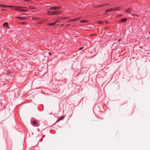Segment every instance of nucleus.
<instances>
[{
    "label": "nucleus",
    "mask_w": 150,
    "mask_h": 150,
    "mask_svg": "<svg viewBox=\"0 0 150 150\" xmlns=\"http://www.w3.org/2000/svg\"><path fill=\"white\" fill-rule=\"evenodd\" d=\"M31 123L33 126L35 127H38L40 125V123L36 120H33Z\"/></svg>",
    "instance_id": "obj_2"
},
{
    "label": "nucleus",
    "mask_w": 150,
    "mask_h": 150,
    "mask_svg": "<svg viewBox=\"0 0 150 150\" xmlns=\"http://www.w3.org/2000/svg\"><path fill=\"white\" fill-rule=\"evenodd\" d=\"M49 54L51 56V53L50 52H49Z\"/></svg>",
    "instance_id": "obj_29"
},
{
    "label": "nucleus",
    "mask_w": 150,
    "mask_h": 150,
    "mask_svg": "<svg viewBox=\"0 0 150 150\" xmlns=\"http://www.w3.org/2000/svg\"><path fill=\"white\" fill-rule=\"evenodd\" d=\"M47 14L50 15H53V12H50L49 11H47Z\"/></svg>",
    "instance_id": "obj_17"
},
{
    "label": "nucleus",
    "mask_w": 150,
    "mask_h": 150,
    "mask_svg": "<svg viewBox=\"0 0 150 150\" xmlns=\"http://www.w3.org/2000/svg\"><path fill=\"white\" fill-rule=\"evenodd\" d=\"M56 23L54 22V23H49L47 24V25H50L51 26H54L56 24Z\"/></svg>",
    "instance_id": "obj_13"
},
{
    "label": "nucleus",
    "mask_w": 150,
    "mask_h": 150,
    "mask_svg": "<svg viewBox=\"0 0 150 150\" xmlns=\"http://www.w3.org/2000/svg\"><path fill=\"white\" fill-rule=\"evenodd\" d=\"M23 7L22 6H12L11 8H12L15 10H16L18 11H19L20 12H22V9L21 8H23Z\"/></svg>",
    "instance_id": "obj_1"
},
{
    "label": "nucleus",
    "mask_w": 150,
    "mask_h": 150,
    "mask_svg": "<svg viewBox=\"0 0 150 150\" xmlns=\"http://www.w3.org/2000/svg\"><path fill=\"white\" fill-rule=\"evenodd\" d=\"M53 15H59L62 13V11H53Z\"/></svg>",
    "instance_id": "obj_4"
},
{
    "label": "nucleus",
    "mask_w": 150,
    "mask_h": 150,
    "mask_svg": "<svg viewBox=\"0 0 150 150\" xmlns=\"http://www.w3.org/2000/svg\"><path fill=\"white\" fill-rule=\"evenodd\" d=\"M70 25V24H67V25H66V27H67V26H69V25Z\"/></svg>",
    "instance_id": "obj_30"
},
{
    "label": "nucleus",
    "mask_w": 150,
    "mask_h": 150,
    "mask_svg": "<svg viewBox=\"0 0 150 150\" xmlns=\"http://www.w3.org/2000/svg\"><path fill=\"white\" fill-rule=\"evenodd\" d=\"M80 22L81 23H86L88 22V21L87 20H81L80 21Z\"/></svg>",
    "instance_id": "obj_19"
},
{
    "label": "nucleus",
    "mask_w": 150,
    "mask_h": 150,
    "mask_svg": "<svg viewBox=\"0 0 150 150\" xmlns=\"http://www.w3.org/2000/svg\"><path fill=\"white\" fill-rule=\"evenodd\" d=\"M108 5V4H104L101 5H98V6H95V8H97L101 7H103V6H107Z\"/></svg>",
    "instance_id": "obj_8"
},
{
    "label": "nucleus",
    "mask_w": 150,
    "mask_h": 150,
    "mask_svg": "<svg viewBox=\"0 0 150 150\" xmlns=\"http://www.w3.org/2000/svg\"><path fill=\"white\" fill-rule=\"evenodd\" d=\"M23 8H25L26 9H29V6L28 7H23Z\"/></svg>",
    "instance_id": "obj_24"
},
{
    "label": "nucleus",
    "mask_w": 150,
    "mask_h": 150,
    "mask_svg": "<svg viewBox=\"0 0 150 150\" xmlns=\"http://www.w3.org/2000/svg\"><path fill=\"white\" fill-rule=\"evenodd\" d=\"M125 12L126 13H129L131 12V8H129L125 10Z\"/></svg>",
    "instance_id": "obj_12"
},
{
    "label": "nucleus",
    "mask_w": 150,
    "mask_h": 150,
    "mask_svg": "<svg viewBox=\"0 0 150 150\" xmlns=\"http://www.w3.org/2000/svg\"><path fill=\"white\" fill-rule=\"evenodd\" d=\"M40 19L39 18H34V17H32V20H33L34 21H38Z\"/></svg>",
    "instance_id": "obj_18"
},
{
    "label": "nucleus",
    "mask_w": 150,
    "mask_h": 150,
    "mask_svg": "<svg viewBox=\"0 0 150 150\" xmlns=\"http://www.w3.org/2000/svg\"><path fill=\"white\" fill-rule=\"evenodd\" d=\"M28 11V10H24V9H22V12H25L27 11Z\"/></svg>",
    "instance_id": "obj_22"
},
{
    "label": "nucleus",
    "mask_w": 150,
    "mask_h": 150,
    "mask_svg": "<svg viewBox=\"0 0 150 150\" xmlns=\"http://www.w3.org/2000/svg\"><path fill=\"white\" fill-rule=\"evenodd\" d=\"M83 47H81L79 48V50H82L83 49Z\"/></svg>",
    "instance_id": "obj_25"
},
{
    "label": "nucleus",
    "mask_w": 150,
    "mask_h": 150,
    "mask_svg": "<svg viewBox=\"0 0 150 150\" xmlns=\"http://www.w3.org/2000/svg\"><path fill=\"white\" fill-rule=\"evenodd\" d=\"M65 116H62L57 121V122H58L59 121V120H62V119H63L64 118V117Z\"/></svg>",
    "instance_id": "obj_15"
},
{
    "label": "nucleus",
    "mask_w": 150,
    "mask_h": 150,
    "mask_svg": "<svg viewBox=\"0 0 150 150\" xmlns=\"http://www.w3.org/2000/svg\"><path fill=\"white\" fill-rule=\"evenodd\" d=\"M127 20V19L126 18H122L120 19L119 22L120 23H124L126 22Z\"/></svg>",
    "instance_id": "obj_7"
},
{
    "label": "nucleus",
    "mask_w": 150,
    "mask_h": 150,
    "mask_svg": "<svg viewBox=\"0 0 150 150\" xmlns=\"http://www.w3.org/2000/svg\"><path fill=\"white\" fill-rule=\"evenodd\" d=\"M6 9H2L1 10V11H6Z\"/></svg>",
    "instance_id": "obj_26"
},
{
    "label": "nucleus",
    "mask_w": 150,
    "mask_h": 150,
    "mask_svg": "<svg viewBox=\"0 0 150 150\" xmlns=\"http://www.w3.org/2000/svg\"><path fill=\"white\" fill-rule=\"evenodd\" d=\"M8 7L11 8V6L3 4H0V7H2L3 8H6V7Z\"/></svg>",
    "instance_id": "obj_5"
},
{
    "label": "nucleus",
    "mask_w": 150,
    "mask_h": 150,
    "mask_svg": "<svg viewBox=\"0 0 150 150\" xmlns=\"http://www.w3.org/2000/svg\"><path fill=\"white\" fill-rule=\"evenodd\" d=\"M135 16H136L137 17H138L139 16L138 15H136V14Z\"/></svg>",
    "instance_id": "obj_31"
},
{
    "label": "nucleus",
    "mask_w": 150,
    "mask_h": 150,
    "mask_svg": "<svg viewBox=\"0 0 150 150\" xmlns=\"http://www.w3.org/2000/svg\"><path fill=\"white\" fill-rule=\"evenodd\" d=\"M136 14H132V16H135Z\"/></svg>",
    "instance_id": "obj_28"
},
{
    "label": "nucleus",
    "mask_w": 150,
    "mask_h": 150,
    "mask_svg": "<svg viewBox=\"0 0 150 150\" xmlns=\"http://www.w3.org/2000/svg\"><path fill=\"white\" fill-rule=\"evenodd\" d=\"M75 26V25H74L73 26Z\"/></svg>",
    "instance_id": "obj_32"
},
{
    "label": "nucleus",
    "mask_w": 150,
    "mask_h": 150,
    "mask_svg": "<svg viewBox=\"0 0 150 150\" xmlns=\"http://www.w3.org/2000/svg\"><path fill=\"white\" fill-rule=\"evenodd\" d=\"M121 41V39H119V40H118V42H120Z\"/></svg>",
    "instance_id": "obj_27"
},
{
    "label": "nucleus",
    "mask_w": 150,
    "mask_h": 150,
    "mask_svg": "<svg viewBox=\"0 0 150 150\" xmlns=\"http://www.w3.org/2000/svg\"><path fill=\"white\" fill-rule=\"evenodd\" d=\"M18 23L19 24H22V25L27 24V23L25 22H20Z\"/></svg>",
    "instance_id": "obj_20"
},
{
    "label": "nucleus",
    "mask_w": 150,
    "mask_h": 150,
    "mask_svg": "<svg viewBox=\"0 0 150 150\" xmlns=\"http://www.w3.org/2000/svg\"><path fill=\"white\" fill-rule=\"evenodd\" d=\"M79 19L76 18V19H70L69 20V22H74L75 21H77L78 20H79Z\"/></svg>",
    "instance_id": "obj_10"
},
{
    "label": "nucleus",
    "mask_w": 150,
    "mask_h": 150,
    "mask_svg": "<svg viewBox=\"0 0 150 150\" xmlns=\"http://www.w3.org/2000/svg\"><path fill=\"white\" fill-rule=\"evenodd\" d=\"M23 1L27 2H30L31 1L30 0H23Z\"/></svg>",
    "instance_id": "obj_23"
},
{
    "label": "nucleus",
    "mask_w": 150,
    "mask_h": 150,
    "mask_svg": "<svg viewBox=\"0 0 150 150\" xmlns=\"http://www.w3.org/2000/svg\"><path fill=\"white\" fill-rule=\"evenodd\" d=\"M62 8V7L59 6H54V7H50L49 8V9H50L52 10H58L60 9H61Z\"/></svg>",
    "instance_id": "obj_3"
},
{
    "label": "nucleus",
    "mask_w": 150,
    "mask_h": 150,
    "mask_svg": "<svg viewBox=\"0 0 150 150\" xmlns=\"http://www.w3.org/2000/svg\"><path fill=\"white\" fill-rule=\"evenodd\" d=\"M121 7H117L115 8H113V11H117L121 9Z\"/></svg>",
    "instance_id": "obj_6"
},
{
    "label": "nucleus",
    "mask_w": 150,
    "mask_h": 150,
    "mask_svg": "<svg viewBox=\"0 0 150 150\" xmlns=\"http://www.w3.org/2000/svg\"><path fill=\"white\" fill-rule=\"evenodd\" d=\"M16 18L22 20H24L25 19V17L17 16L16 17Z\"/></svg>",
    "instance_id": "obj_9"
},
{
    "label": "nucleus",
    "mask_w": 150,
    "mask_h": 150,
    "mask_svg": "<svg viewBox=\"0 0 150 150\" xmlns=\"http://www.w3.org/2000/svg\"><path fill=\"white\" fill-rule=\"evenodd\" d=\"M8 23L7 22H5L3 24V26L4 27H6L8 26Z\"/></svg>",
    "instance_id": "obj_16"
},
{
    "label": "nucleus",
    "mask_w": 150,
    "mask_h": 150,
    "mask_svg": "<svg viewBox=\"0 0 150 150\" xmlns=\"http://www.w3.org/2000/svg\"><path fill=\"white\" fill-rule=\"evenodd\" d=\"M29 8L30 10H34L37 8L33 7L32 6H29Z\"/></svg>",
    "instance_id": "obj_11"
},
{
    "label": "nucleus",
    "mask_w": 150,
    "mask_h": 150,
    "mask_svg": "<svg viewBox=\"0 0 150 150\" xmlns=\"http://www.w3.org/2000/svg\"><path fill=\"white\" fill-rule=\"evenodd\" d=\"M113 11V8L107 10L105 11V12H111V11Z\"/></svg>",
    "instance_id": "obj_14"
},
{
    "label": "nucleus",
    "mask_w": 150,
    "mask_h": 150,
    "mask_svg": "<svg viewBox=\"0 0 150 150\" xmlns=\"http://www.w3.org/2000/svg\"><path fill=\"white\" fill-rule=\"evenodd\" d=\"M103 23V22L102 21H98V23L99 24H101Z\"/></svg>",
    "instance_id": "obj_21"
}]
</instances>
